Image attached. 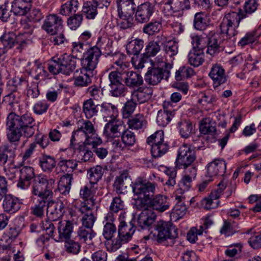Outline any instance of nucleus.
<instances>
[{
    "instance_id": "f257e3e1",
    "label": "nucleus",
    "mask_w": 261,
    "mask_h": 261,
    "mask_svg": "<svg viewBox=\"0 0 261 261\" xmlns=\"http://www.w3.org/2000/svg\"><path fill=\"white\" fill-rule=\"evenodd\" d=\"M156 185V183L147 181L142 177L136 179L133 186L136 209L142 210L150 207L160 213L169 210L170 202L167 196L162 194L153 196Z\"/></svg>"
},
{
    "instance_id": "f03ea898",
    "label": "nucleus",
    "mask_w": 261,
    "mask_h": 261,
    "mask_svg": "<svg viewBox=\"0 0 261 261\" xmlns=\"http://www.w3.org/2000/svg\"><path fill=\"white\" fill-rule=\"evenodd\" d=\"M241 11L231 12L225 15L220 24L221 34L224 38L223 43H228L227 46H233L236 41L234 37L238 33V28L242 19L245 18Z\"/></svg>"
},
{
    "instance_id": "7ed1b4c3",
    "label": "nucleus",
    "mask_w": 261,
    "mask_h": 261,
    "mask_svg": "<svg viewBox=\"0 0 261 261\" xmlns=\"http://www.w3.org/2000/svg\"><path fill=\"white\" fill-rule=\"evenodd\" d=\"M172 66L169 63L162 60L152 63L145 75V82L150 85L159 84L162 80H167L170 76V69Z\"/></svg>"
},
{
    "instance_id": "20e7f679",
    "label": "nucleus",
    "mask_w": 261,
    "mask_h": 261,
    "mask_svg": "<svg viewBox=\"0 0 261 261\" xmlns=\"http://www.w3.org/2000/svg\"><path fill=\"white\" fill-rule=\"evenodd\" d=\"M154 230L157 231V242L165 246L173 245L174 240L178 237L177 228L170 222H158Z\"/></svg>"
},
{
    "instance_id": "39448f33",
    "label": "nucleus",
    "mask_w": 261,
    "mask_h": 261,
    "mask_svg": "<svg viewBox=\"0 0 261 261\" xmlns=\"http://www.w3.org/2000/svg\"><path fill=\"white\" fill-rule=\"evenodd\" d=\"M55 182L53 178L47 179L45 175L39 174L35 177L32 182V193L40 198L49 199L53 194L52 189Z\"/></svg>"
},
{
    "instance_id": "423d86ee",
    "label": "nucleus",
    "mask_w": 261,
    "mask_h": 261,
    "mask_svg": "<svg viewBox=\"0 0 261 261\" xmlns=\"http://www.w3.org/2000/svg\"><path fill=\"white\" fill-rule=\"evenodd\" d=\"M34 122L33 118L27 114L20 117L13 113H11L7 117L6 125L9 130L27 129L38 130V126L36 125Z\"/></svg>"
},
{
    "instance_id": "0eeeda50",
    "label": "nucleus",
    "mask_w": 261,
    "mask_h": 261,
    "mask_svg": "<svg viewBox=\"0 0 261 261\" xmlns=\"http://www.w3.org/2000/svg\"><path fill=\"white\" fill-rule=\"evenodd\" d=\"M76 224V221L74 219L59 222L58 233L55 232L54 240L57 242H61L69 239L73 232L74 225Z\"/></svg>"
},
{
    "instance_id": "6e6552de",
    "label": "nucleus",
    "mask_w": 261,
    "mask_h": 261,
    "mask_svg": "<svg viewBox=\"0 0 261 261\" xmlns=\"http://www.w3.org/2000/svg\"><path fill=\"white\" fill-rule=\"evenodd\" d=\"M155 11V5L145 2L137 6L135 13V20L138 23L147 22Z\"/></svg>"
},
{
    "instance_id": "1a4fd4ad",
    "label": "nucleus",
    "mask_w": 261,
    "mask_h": 261,
    "mask_svg": "<svg viewBox=\"0 0 261 261\" xmlns=\"http://www.w3.org/2000/svg\"><path fill=\"white\" fill-rule=\"evenodd\" d=\"M196 156L194 150L190 146L184 144L178 150L177 156L175 161L176 167H186L187 165L194 163Z\"/></svg>"
},
{
    "instance_id": "9d476101",
    "label": "nucleus",
    "mask_w": 261,
    "mask_h": 261,
    "mask_svg": "<svg viewBox=\"0 0 261 261\" xmlns=\"http://www.w3.org/2000/svg\"><path fill=\"white\" fill-rule=\"evenodd\" d=\"M88 203V200L81 202L76 208L79 212L83 215L82 219V226L93 228L96 220V217L94 215L92 208Z\"/></svg>"
},
{
    "instance_id": "9b49d317",
    "label": "nucleus",
    "mask_w": 261,
    "mask_h": 261,
    "mask_svg": "<svg viewBox=\"0 0 261 261\" xmlns=\"http://www.w3.org/2000/svg\"><path fill=\"white\" fill-rule=\"evenodd\" d=\"M63 20L57 14L47 15L44 21L42 29L50 35H57L63 30Z\"/></svg>"
},
{
    "instance_id": "f8f14e48",
    "label": "nucleus",
    "mask_w": 261,
    "mask_h": 261,
    "mask_svg": "<svg viewBox=\"0 0 261 261\" xmlns=\"http://www.w3.org/2000/svg\"><path fill=\"white\" fill-rule=\"evenodd\" d=\"M160 45L154 41H150L146 46L145 53L144 56L146 57L138 58V57H134L132 58V63L134 67L137 69H142L144 67V63L148 57H154L160 50Z\"/></svg>"
},
{
    "instance_id": "ddd939ff",
    "label": "nucleus",
    "mask_w": 261,
    "mask_h": 261,
    "mask_svg": "<svg viewBox=\"0 0 261 261\" xmlns=\"http://www.w3.org/2000/svg\"><path fill=\"white\" fill-rule=\"evenodd\" d=\"M124 218L123 215L122 217L121 215L120 216L118 236L123 242L127 243L132 239V236L136 231V227L133 221L127 223Z\"/></svg>"
},
{
    "instance_id": "4468645a",
    "label": "nucleus",
    "mask_w": 261,
    "mask_h": 261,
    "mask_svg": "<svg viewBox=\"0 0 261 261\" xmlns=\"http://www.w3.org/2000/svg\"><path fill=\"white\" fill-rule=\"evenodd\" d=\"M226 164L224 160L215 159L209 163L206 166L205 176L209 177L208 181L212 180V178L217 176H223L226 171Z\"/></svg>"
},
{
    "instance_id": "2eb2a0df",
    "label": "nucleus",
    "mask_w": 261,
    "mask_h": 261,
    "mask_svg": "<svg viewBox=\"0 0 261 261\" xmlns=\"http://www.w3.org/2000/svg\"><path fill=\"white\" fill-rule=\"evenodd\" d=\"M142 212L139 214L137 222L139 227L142 229L150 230L152 226L155 227L154 223L156 218L155 213L148 208L142 210Z\"/></svg>"
},
{
    "instance_id": "dca6fc26",
    "label": "nucleus",
    "mask_w": 261,
    "mask_h": 261,
    "mask_svg": "<svg viewBox=\"0 0 261 261\" xmlns=\"http://www.w3.org/2000/svg\"><path fill=\"white\" fill-rule=\"evenodd\" d=\"M123 82L126 87L133 90L143 84V79L141 75L134 71H123Z\"/></svg>"
},
{
    "instance_id": "f3484780",
    "label": "nucleus",
    "mask_w": 261,
    "mask_h": 261,
    "mask_svg": "<svg viewBox=\"0 0 261 261\" xmlns=\"http://www.w3.org/2000/svg\"><path fill=\"white\" fill-rule=\"evenodd\" d=\"M60 64L61 73L65 75H70L75 69L76 59L73 56L67 54L61 55L57 60Z\"/></svg>"
},
{
    "instance_id": "a211bd4d",
    "label": "nucleus",
    "mask_w": 261,
    "mask_h": 261,
    "mask_svg": "<svg viewBox=\"0 0 261 261\" xmlns=\"http://www.w3.org/2000/svg\"><path fill=\"white\" fill-rule=\"evenodd\" d=\"M59 200L56 202H51L47 205L46 213L48 218L53 221L62 218L65 212L66 202Z\"/></svg>"
},
{
    "instance_id": "6ab92c4d",
    "label": "nucleus",
    "mask_w": 261,
    "mask_h": 261,
    "mask_svg": "<svg viewBox=\"0 0 261 261\" xmlns=\"http://www.w3.org/2000/svg\"><path fill=\"white\" fill-rule=\"evenodd\" d=\"M208 75L213 81L214 88L219 87L227 81L225 71L220 64L213 65Z\"/></svg>"
},
{
    "instance_id": "aec40b11",
    "label": "nucleus",
    "mask_w": 261,
    "mask_h": 261,
    "mask_svg": "<svg viewBox=\"0 0 261 261\" xmlns=\"http://www.w3.org/2000/svg\"><path fill=\"white\" fill-rule=\"evenodd\" d=\"M210 33L212 34V35L208 37L207 40L206 53L212 56H214L219 54L222 47L228 46V43H226V42L223 43L222 41V43L224 44V46H221L220 42H218V41L217 35H215V33L212 31H211Z\"/></svg>"
},
{
    "instance_id": "412c9836",
    "label": "nucleus",
    "mask_w": 261,
    "mask_h": 261,
    "mask_svg": "<svg viewBox=\"0 0 261 261\" xmlns=\"http://www.w3.org/2000/svg\"><path fill=\"white\" fill-rule=\"evenodd\" d=\"M153 90L151 88L140 86L131 92V97L136 102L137 101L139 103H143L150 99Z\"/></svg>"
},
{
    "instance_id": "4be33fe9",
    "label": "nucleus",
    "mask_w": 261,
    "mask_h": 261,
    "mask_svg": "<svg viewBox=\"0 0 261 261\" xmlns=\"http://www.w3.org/2000/svg\"><path fill=\"white\" fill-rule=\"evenodd\" d=\"M32 0H14L12 10L15 15L24 16L30 10Z\"/></svg>"
},
{
    "instance_id": "5701e85b",
    "label": "nucleus",
    "mask_w": 261,
    "mask_h": 261,
    "mask_svg": "<svg viewBox=\"0 0 261 261\" xmlns=\"http://www.w3.org/2000/svg\"><path fill=\"white\" fill-rule=\"evenodd\" d=\"M20 200L11 195L5 196L3 203L4 211L9 213H14L18 211L21 206Z\"/></svg>"
},
{
    "instance_id": "b1692460",
    "label": "nucleus",
    "mask_w": 261,
    "mask_h": 261,
    "mask_svg": "<svg viewBox=\"0 0 261 261\" xmlns=\"http://www.w3.org/2000/svg\"><path fill=\"white\" fill-rule=\"evenodd\" d=\"M165 5L169 6L173 13H178V16H181L185 10L190 8L189 0H168Z\"/></svg>"
},
{
    "instance_id": "393cba45",
    "label": "nucleus",
    "mask_w": 261,
    "mask_h": 261,
    "mask_svg": "<svg viewBox=\"0 0 261 261\" xmlns=\"http://www.w3.org/2000/svg\"><path fill=\"white\" fill-rule=\"evenodd\" d=\"M127 119L128 129L138 130L144 129L146 128L147 122L142 114H138L134 116H132Z\"/></svg>"
},
{
    "instance_id": "a878e982",
    "label": "nucleus",
    "mask_w": 261,
    "mask_h": 261,
    "mask_svg": "<svg viewBox=\"0 0 261 261\" xmlns=\"http://www.w3.org/2000/svg\"><path fill=\"white\" fill-rule=\"evenodd\" d=\"M99 105H95L92 98L85 100L83 103V112L87 119H91L98 115Z\"/></svg>"
},
{
    "instance_id": "bb28decb",
    "label": "nucleus",
    "mask_w": 261,
    "mask_h": 261,
    "mask_svg": "<svg viewBox=\"0 0 261 261\" xmlns=\"http://www.w3.org/2000/svg\"><path fill=\"white\" fill-rule=\"evenodd\" d=\"M77 235L80 241L90 244L92 243V239L95 237L96 233L91 227L81 226L77 231Z\"/></svg>"
},
{
    "instance_id": "cd10ccee",
    "label": "nucleus",
    "mask_w": 261,
    "mask_h": 261,
    "mask_svg": "<svg viewBox=\"0 0 261 261\" xmlns=\"http://www.w3.org/2000/svg\"><path fill=\"white\" fill-rule=\"evenodd\" d=\"M100 112L104 117L116 119L118 116L117 107L111 103L103 102L99 105Z\"/></svg>"
},
{
    "instance_id": "c85d7f7f",
    "label": "nucleus",
    "mask_w": 261,
    "mask_h": 261,
    "mask_svg": "<svg viewBox=\"0 0 261 261\" xmlns=\"http://www.w3.org/2000/svg\"><path fill=\"white\" fill-rule=\"evenodd\" d=\"M104 173V169L99 165L90 168L87 170L88 177L90 183L97 186L98 181L100 180Z\"/></svg>"
},
{
    "instance_id": "c756f323",
    "label": "nucleus",
    "mask_w": 261,
    "mask_h": 261,
    "mask_svg": "<svg viewBox=\"0 0 261 261\" xmlns=\"http://www.w3.org/2000/svg\"><path fill=\"white\" fill-rule=\"evenodd\" d=\"M204 61V51H197L196 49H192L188 54V62L191 66L198 67L201 65Z\"/></svg>"
},
{
    "instance_id": "7c9ffc66",
    "label": "nucleus",
    "mask_w": 261,
    "mask_h": 261,
    "mask_svg": "<svg viewBox=\"0 0 261 261\" xmlns=\"http://www.w3.org/2000/svg\"><path fill=\"white\" fill-rule=\"evenodd\" d=\"M136 5L131 3L126 5H118L117 6L118 14L120 18L131 17L136 11Z\"/></svg>"
},
{
    "instance_id": "2f4dec72",
    "label": "nucleus",
    "mask_w": 261,
    "mask_h": 261,
    "mask_svg": "<svg viewBox=\"0 0 261 261\" xmlns=\"http://www.w3.org/2000/svg\"><path fill=\"white\" fill-rule=\"evenodd\" d=\"M39 166L44 172L51 171L56 166V162L54 157L46 154H43L39 159Z\"/></svg>"
},
{
    "instance_id": "473e14b6",
    "label": "nucleus",
    "mask_w": 261,
    "mask_h": 261,
    "mask_svg": "<svg viewBox=\"0 0 261 261\" xmlns=\"http://www.w3.org/2000/svg\"><path fill=\"white\" fill-rule=\"evenodd\" d=\"M72 180V174L67 173L63 175L58 183V190L61 194L66 195L70 190L71 182Z\"/></svg>"
},
{
    "instance_id": "72a5a7b5",
    "label": "nucleus",
    "mask_w": 261,
    "mask_h": 261,
    "mask_svg": "<svg viewBox=\"0 0 261 261\" xmlns=\"http://www.w3.org/2000/svg\"><path fill=\"white\" fill-rule=\"evenodd\" d=\"M144 46V41L142 39H135L126 45V51L129 55L138 56ZM138 57V56H136Z\"/></svg>"
},
{
    "instance_id": "f704fd0d",
    "label": "nucleus",
    "mask_w": 261,
    "mask_h": 261,
    "mask_svg": "<svg viewBox=\"0 0 261 261\" xmlns=\"http://www.w3.org/2000/svg\"><path fill=\"white\" fill-rule=\"evenodd\" d=\"M79 6L77 0H70L61 6L60 13L63 15L69 16L72 13L76 12Z\"/></svg>"
},
{
    "instance_id": "c9c22d12",
    "label": "nucleus",
    "mask_w": 261,
    "mask_h": 261,
    "mask_svg": "<svg viewBox=\"0 0 261 261\" xmlns=\"http://www.w3.org/2000/svg\"><path fill=\"white\" fill-rule=\"evenodd\" d=\"M49 199L47 198L39 199L38 203L31 207L32 213L37 217L42 218L44 216L45 210H46L47 205L49 204Z\"/></svg>"
},
{
    "instance_id": "e433bc0d",
    "label": "nucleus",
    "mask_w": 261,
    "mask_h": 261,
    "mask_svg": "<svg viewBox=\"0 0 261 261\" xmlns=\"http://www.w3.org/2000/svg\"><path fill=\"white\" fill-rule=\"evenodd\" d=\"M77 166V162L74 160H66L61 158L58 164L60 170L65 173L73 171Z\"/></svg>"
},
{
    "instance_id": "4c0bfd02",
    "label": "nucleus",
    "mask_w": 261,
    "mask_h": 261,
    "mask_svg": "<svg viewBox=\"0 0 261 261\" xmlns=\"http://www.w3.org/2000/svg\"><path fill=\"white\" fill-rule=\"evenodd\" d=\"M194 26L197 30H205L208 27V22L206 15L202 13H197L194 16Z\"/></svg>"
},
{
    "instance_id": "58836bf2",
    "label": "nucleus",
    "mask_w": 261,
    "mask_h": 261,
    "mask_svg": "<svg viewBox=\"0 0 261 261\" xmlns=\"http://www.w3.org/2000/svg\"><path fill=\"white\" fill-rule=\"evenodd\" d=\"M137 103L131 97L125 102L121 109V113L123 119L129 118L134 113Z\"/></svg>"
},
{
    "instance_id": "ea45409f",
    "label": "nucleus",
    "mask_w": 261,
    "mask_h": 261,
    "mask_svg": "<svg viewBox=\"0 0 261 261\" xmlns=\"http://www.w3.org/2000/svg\"><path fill=\"white\" fill-rule=\"evenodd\" d=\"M97 8L92 2H87L84 4L82 11L87 19H93L97 15Z\"/></svg>"
},
{
    "instance_id": "a19ab883",
    "label": "nucleus",
    "mask_w": 261,
    "mask_h": 261,
    "mask_svg": "<svg viewBox=\"0 0 261 261\" xmlns=\"http://www.w3.org/2000/svg\"><path fill=\"white\" fill-rule=\"evenodd\" d=\"M110 86V94L115 97H124L127 93V88L122 83L114 84Z\"/></svg>"
},
{
    "instance_id": "79ce46f5",
    "label": "nucleus",
    "mask_w": 261,
    "mask_h": 261,
    "mask_svg": "<svg viewBox=\"0 0 261 261\" xmlns=\"http://www.w3.org/2000/svg\"><path fill=\"white\" fill-rule=\"evenodd\" d=\"M101 39L100 38H99L97 43V45L94 46L87 49V50L84 53L83 55L86 56V57H88L89 58L98 63L99 59L101 55V52L98 45L99 47H101L100 41Z\"/></svg>"
},
{
    "instance_id": "37998d69",
    "label": "nucleus",
    "mask_w": 261,
    "mask_h": 261,
    "mask_svg": "<svg viewBox=\"0 0 261 261\" xmlns=\"http://www.w3.org/2000/svg\"><path fill=\"white\" fill-rule=\"evenodd\" d=\"M169 145L166 143L151 145V153L154 158H160L164 155L169 150Z\"/></svg>"
},
{
    "instance_id": "c03bdc74",
    "label": "nucleus",
    "mask_w": 261,
    "mask_h": 261,
    "mask_svg": "<svg viewBox=\"0 0 261 261\" xmlns=\"http://www.w3.org/2000/svg\"><path fill=\"white\" fill-rule=\"evenodd\" d=\"M97 189V186L94 185L93 184H91L89 182V184L86 185L83 188H81L80 192V196L83 199H86V200H88V202L89 201L91 202V204L90 205H93V201L91 198L88 199V198H90L92 196L93 194L95 192L96 190Z\"/></svg>"
},
{
    "instance_id": "a18cd8bd",
    "label": "nucleus",
    "mask_w": 261,
    "mask_h": 261,
    "mask_svg": "<svg viewBox=\"0 0 261 261\" xmlns=\"http://www.w3.org/2000/svg\"><path fill=\"white\" fill-rule=\"evenodd\" d=\"M194 69L189 66L180 67L175 72V78L176 81L184 80L194 75Z\"/></svg>"
},
{
    "instance_id": "49530a36",
    "label": "nucleus",
    "mask_w": 261,
    "mask_h": 261,
    "mask_svg": "<svg viewBox=\"0 0 261 261\" xmlns=\"http://www.w3.org/2000/svg\"><path fill=\"white\" fill-rule=\"evenodd\" d=\"M75 149L77 151V158L81 162L88 161L93 155V151L89 150L85 144L80 145Z\"/></svg>"
},
{
    "instance_id": "de8ad7c7",
    "label": "nucleus",
    "mask_w": 261,
    "mask_h": 261,
    "mask_svg": "<svg viewBox=\"0 0 261 261\" xmlns=\"http://www.w3.org/2000/svg\"><path fill=\"white\" fill-rule=\"evenodd\" d=\"M82 74L76 77L74 79V84L77 87H86L90 85L91 82V77L93 76V73L88 72L83 73Z\"/></svg>"
},
{
    "instance_id": "09e8293b",
    "label": "nucleus",
    "mask_w": 261,
    "mask_h": 261,
    "mask_svg": "<svg viewBox=\"0 0 261 261\" xmlns=\"http://www.w3.org/2000/svg\"><path fill=\"white\" fill-rule=\"evenodd\" d=\"M86 137L85 142L87 144L92 146V148L102 143V140L95 132H82Z\"/></svg>"
},
{
    "instance_id": "8fccbe9b",
    "label": "nucleus",
    "mask_w": 261,
    "mask_h": 261,
    "mask_svg": "<svg viewBox=\"0 0 261 261\" xmlns=\"http://www.w3.org/2000/svg\"><path fill=\"white\" fill-rule=\"evenodd\" d=\"M128 130V128H126L124 122L121 120H117L116 119H111L109 121L105 126L104 130Z\"/></svg>"
},
{
    "instance_id": "3c124183",
    "label": "nucleus",
    "mask_w": 261,
    "mask_h": 261,
    "mask_svg": "<svg viewBox=\"0 0 261 261\" xmlns=\"http://www.w3.org/2000/svg\"><path fill=\"white\" fill-rule=\"evenodd\" d=\"M17 35L13 32L5 33L0 38L4 46L8 48H12L16 43Z\"/></svg>"
},
{
    "instance_id": "603ef678",
    "label": "nucleus",
    "mask_w": 261,
    "mask_h": 261,
    "mask_svg": "<svg viewBox=\"0 0 261 261\" xmlns=\"http://www.w3.org/2000/svg\"><path fill=\"white\" fill-rule=\"evenodd\" d=\"M174 115L175 114L160 110L158 113L156 122L159 125L164 127L169 123Z\"/></svg>"
},
{
    "instance_id": "864d4df0",
    "label": "nucleus",
    "mask_w": 261,
    "mask_h": 261,
    "mask_svg": "<svg viewBox=\"0 0 261 261\" xmlns=\"http://www.w3.org/2000/svg\"><path fill=\"white\" fill-rule=\"evenodd\" d=\"M162 29L161 23L157 21H151L145 24L143 28V32L150 36L158 33Z\"/></svg>"
},
{
    "instance_id": "5fc2aeb1",
    "label": "nucleus",
    "mask_w": 261,
    "mask_h": 261,
    "mask_svg": "<svg viewBox=\"0 0 261 261\" xmlns=\"http://www.w3.org/2000/svg\"><path fill=\"white\" fill-rule=\"evenodd\" d=\"M98 62L83 55L81 59V65L84 70L92 73L96 68Z\"/></svg>"
},
{
    "instance_id": "6e6d98bb",
    "label": "nucleus",
    "mask_w": 261,
    "mask_h": 261,
    "mask_svg": "<svg viewBox=\"0 0 261 261\" xmlns=\"http://www.w3.org/2000/svg\"><path fill=\"white\" fill-rule=\"evenodd\" d=\"M83 20V15L81 14H75L69 17L67 21V25L72 30H75L82 24Z\"/></svg>"
},
{
    "instance_id": "4d7b16f0",
    "label": "nucleus",
    "mask_w": 261,
    "mask_h": 261,
    "mask_svg": "<svg viewBox=\"0 0 261 261\" xmlns=\"http://www.w3.org/2000/svg\"><path fill=\"white\" fill-rule=\"evenodd\" d=\"M65 243V250L69 253L77 254L81 251V245L78 242L70 239L67 240Z\"/></svg>"
},
{
    "instance_id": "13d9d810",
    "label": "nucleus",
    "mask_w": 261,
    "mask_h": 261,
    "mask_svg": "<svg viewBox=\"0 0 261 261\" xmlns=\"http://www.w3.org/2000/svg\"><path fill=\"white\" fill-rule=\"evenodd\" d=\"M206 42L207 41L204 38L199 36H194L192 37V49H196L197 51H203L206 48Z\"/></svg>"
},
{
    "instance_id": "bf43d9fd",
    "label": "nucleus",
    "mask_w": 261,
    "mask_h": 261,
    "mask_svg": "<svg viewBox=\"0 0 261 261\" xmlns=\"http://www.w3.org/2000/svg\"><path fill=\"white\" fill-rule=\"evenodd\" d=\"M258 6L256 0H247L245 3L243 10L240 9L239 10L241 11V13H244L245 18L247 16V14H250L253 13Z\"/></svg>"
},
{
    "instance_id": "052dcab7",
    "label": "nucleus",
    "mask_w": 261,
    "mask_h": 261,
    "mask_svg": "<svg viewBox=\"0 0 261 261\" xmlns=\"http://www.w3.org/2000/svg\"><path fill=\"white\" fill-rule=\"evenodd\" d=\"M30 36H27V34H19L17 35L16 44L17 45L16 49L21 52L26 47L30 42Z\"/></svg>"
},
{
    "instance_id": "680f3d73",
    "label": "nucleus",
    "mask_w": 261,
    "mask_h": 261,
    "mask_svg": "<svg viewBox=\"0 0 261 261\" xmlns=\"http://www.w3.org/2000/svg\"><path fill=\"white\" fill-rule=\"evenodd\" d=\"M35 176L34 169L30 166H23L20 169V176L21 180H31L34 179Z\"/></svg>"
},
{
    "instance_id": "e2e57ef3",
    "label": "nucleus",
    "mask_w": 261,
    "mask_h": 261,
    "mask_svg": "<svg viewBox=\"0 0 261 261\" xmlns=\"http://www.w3.org/2000/svg\"><path fill=\"white\" fill-rule=\"evenodd\" d=\"M116 227L113 223H106L103 226L102 235L107 241H110L116 233Z\"/></svg>"
},
{
    "instance_id": "0e129e2a",
    "label": "nucleus",
    "mask_w": 261,
    "mask_h": 261,
    "mask_svg": "<svg viewBox=\"0 0 261 261\" xmlns=\"http://www.w3.org/2000/svg\"><path fill=\"white\" fill-rule=\"evenodd\" d=\"M188 176H184L178 184L179 188L176 192L179 194H182L184 192L188 191L191 187L192 180Z\"/></svg>"
},
{
    "instance_id": "69168bd1",
    "label": "nucleus",
    "mask_w": 261,
    "mask_h": 261,
    "mask_svg": "<svg viewBox=\"0 0 261 261\" xmlns=\"http://www.w3.org/2000/svg\"><path fill=\"white\" fill-rule=\"evenodd\" d=\"M87 93H88L91 97V98L98 100L102 98L103 96V92L100 87H98L95 85H92L89 87L86 91Z\"/></svg>"
},
{
    "instance_id": "338daca9",
    "label": "nucleus",
    "mask_w": 261,
    "mask_h": 261,
    "mask_svg": "<svg viewBox=\"0 0 261 261\" xmlns=\"http://www.w3.org/2000/svg\"><path fill=\"white\" fill-rule=\"evenodd\" d=\"M163 49L167 55L172 57L178 53L177 43L175 41L169 40L167 44L163 47Z\"/></svg>"
},
{
    "instance_id": "774afa93",
    "label": "nucleus",
    "mask_w": 261,
    "mask_h": 261,
    "mask_svg": "<svg viewBox=\"0 0 261 261\" xmlns=\"http://www.w3.org/2000/svg\"><path fill=\"white\" fill-rule=\"evenodd\" d=\"M199 125V130H216L215 123L210 118L202 119Z\"/></svg>"
}]
</instances>
